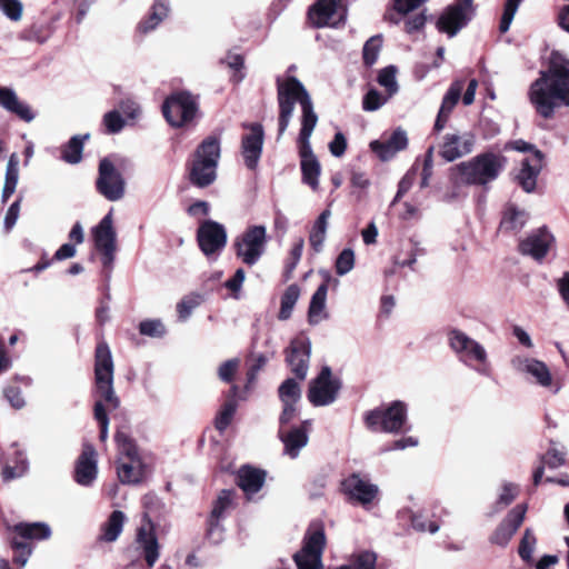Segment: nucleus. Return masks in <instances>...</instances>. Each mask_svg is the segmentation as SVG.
I'll return each mask as SVG.
<instances>
[{"label":"nucleus","mask_w":569,"mask_h":569,"mask_svg":"<svg viewBox=\"0 0 569 569\" xmlns=\"http://www.w3.org/2000/svg\"><path fill=\"white\" fill-rule=\"evenodd\" d=\"M277 100L279 104L278 138L287 130L298 102L301 108V129L298 137L301 158L302 180L312 190L319 187L320 163L312 152L311 134L318 123L312 99L305 86L295 77L277 80Z\"/></svg>","instance_id":"nucleus-1"},{"label":"nucleus","mask_w":569,"mask_h":569,"mask_svg":"<svg viewBox=\"0 0 569 569\" xmlns=\"http://www.w3.org/2000/svg\"><path fill=\"white\" fill-rule=\"evenodd\" d=\"M529 100L545 119L552 118L556 109L569 107V59L563 53H551L548 70L530 86Z\"/></svg>","instance_id":"nucleus-2"},{"label":"nucleus","mask_w":569,"mask_h":569,"mask_svg":"<svg viewBox=\"0 0 569 569\" xmlns=\"http://www.w3.org/2000/svg\"><path fill=\"white\" fill-rule=\"evenodd\" d=\"M113 371L114 365L110 348L107 342L101 341L98 343L94 355L96 392L100 398L94 403V418L100 425L99 437L101 441L108 438L109 427V418L103 402L111 409H117L120 403L113 389Z\"/></svg>","instance_id":"nucleus-3"},{"label":"nucleus","mask_w":569,"mask_h":569,"mask_svg":"<svg viewBox=\"0 0 569 569\" xmlns=\"http://www.w3.org/2000/svg\"><path fill=\"white\" fill-rule=\"evenodd\" d=\"M505 164L502 156L482 153L452 167L451 174L457 184L485 186L498 178Z\"/></svg>","instance_id":"nucleus-4"},{"label":"nucleus","mask_w":569,"mask_h":569,"mask_svg":"<svg viewBox=\"0 0 569 569\" xmlns=\"http://www.w3.org/2000/svg\"><path fill=\"white\" fill-rule=\"evenodd\" d=\"M220 141L216 137L206 138L197 148L190 167L192 184L204 188L217 178V167L220 159Z\"/></svg>","instance_id":"nucleus-5"},{"label":"nucleus","mask_w":569,"mask_h":569,"mask_svg":"<svg viewBox=\"0 0 569 569\" xmlns=\"http://www.w3.org/2000/svg\"><path fill=\"white\" fill-rule=\"evenodd\" d=\"M449 346L458 359L473 368L481 376H489L491 363L486 348L477 340L460 330L449 332Z\"/></svg>","instance_id":"nucleus-6"},{"label":"nucleus","mask_w":569,"mask_h":569,"mask_svg":"<svg viewBox=\"0 0 569 569\" xmlns=\"http://www.w3.org/2000/svg\"><path fill=\"white\" fill-rule=\"evenodd\" d=\"M326 542L323 526L320 522L311 523L305 535L301 550L295 555L298 569H322L321 558Z\"/></svg>","instance_id":"nucleus-7"},{"label":"nucleus","mask_w":569,"mask_h":569,"mask_svg":"<svg viewBox=\"0 0 569 569\" xmlns=\"http://www.w3.org/2000/svg\"><path fill=\"white\" fill-rule=\"evenodd\" d=\"M267 244L264 226L249 227L233 242L236 256L248 266L256 264L262 257Z\"/></svg>","instance_id":"nucleus-8"},{"label":"nucleus","mask_w":569,"mask_h":569,"mask_svg":"<svg viewBox=\"0 0 569 569\" xmlns=\"http://www.w3.org/2000/svg\"><path fill=\"white\" fill-rule=\"evenodd\" d=\"M366 425L373 431L400 432L407 421V407L401 401L392 402L386 409H375L366 415Z\"/></svg>","instance_id":"nucleus-9"},{"label":"nucleus","mask_w":569,"mask_h":569,"mask_svg":"<svg viewBox=\"0 0 569 569\" xmlns=\"http://www.w3.org/2000/svg\"><path fill=\"white\" fill-rule=\"evenodd\" d=\"M340 389V379L333 377L330 367L323 366L319 375L310 382L308 400L316 407L329 406L336 401Z\"/></svg>","instance_id":"nucleus-10"},{"label":"nucleus","mask_w":569,"mask_h":569,"mask_svg":"<svg viewBox=\"0 0 569 569\" xmlns=\"http://www.w3.org/2000/svg\"><path fill=\"white\" fill-rule=\"evenodd\" d=\"M197 110V102L188 92H176L162 104L163 116L172 127H182L192 121Z\"/></svg>","instance_id":"nucleus-11"},{"label":"nucleus","mask_w":569,"mask_h":569,"mask_svg":"<svg viewBox=\"0 0 569 569\" xmlns=\"http://www.w3.org/2000/svg\"><path fill=\"white\" fill-rule=\"evenodd\" d=\"M346 17L343 0H316L308 10V20L315 28H337Z\"/></svg>","instance_id":"nucleus-12"},{"label":"nucleus","mask_w":569,"mask_h":569,"mask_svg":"<svg viewBox=\"0 0 569 569\" xmlns=\"http://www.w3.org/2000/svg\"><path fill=\"white\" fill-rule=\"evenodd\" d=\"M96 188L109 201H118L124 196L126 181L121 172L108 158H103L99 162Z\"/></svg>","instance_id":"nucleus-13"},{"label":"nucleus","mask_w":569,"mask_h":569,"mask_svg":"<svg viewBox=\"0 0 569 569\" xmlns=\"http://www.w3.org/2000/svg\"><path fill=\"white\" fill-rule=\"evenodd\" d=\"M197 240L203 254L208 259H216L227 243V232L222 224L206 220L197 232Z\"/></svg>","instance_id":"nucleus-14"},{"label":"nucleus","mask_w":569,"mask_h":569,"mask_svg":"<svg viewBox=\"0 0 569 569\" xmlns=\"http://www.w3.org/2000/svg\"><path fill=\"white\" fill-rule=\"evenodd\" d=\"M473 0H456V2L448 7L440 16L437 22L439 31L453 37L462 29L471 19L473 13Z\"/></svg>","instance_id":"nucleus-15"},{"label":"nucleus","mask_w":569,"mask_h":569,"mask_svg":"<svg viewBox=\"0 0 569 569\" xmlns=\"http://www.w3.org/2000/svg\"><path fill=\"white\" fill-rule=\"evenodd\" d=\"M92 236L97 250L102 253V263L110 267L114 259L116 230L113 228L112 213H107L99 224L93 228Z\"/></svg>","instance_id":"nucleus-16"},{"label":"nucleus","mask_w":569,"mask_h":569,"mask_svg":"<svg viewBox=\"0 0 569 569\" xmlns=\"http://www.w3.org/2000/svg\"><path fill=\"white\" fill-rule=\"evenodd\" d=\"M311 342L307 337L299 336L291 340L286 350V362L292 373L305 380L309 369Z\"/></svg>","instance_id":"nucleus-17"},{"label":"nucleus","mask_w":569,"mask_h":569,"mask_svg":"<svg viewBox=\"0 0 569 569\" xmlns=\"http://www.w3.org/2000/svg\"><path fill=\"white\" fill-rule=\"evenodd\" d=\"M555 243L553 234L546 228H538L531 231L519 242V251L523 256H529L536 261H541Z\"/></svg>","instance_id":"nucleus-18"},{"label":"nucleus","mask_w":569,"mask_h":569,"mask_svg":"<svg viewBox=\"0 0 569 569\" xmlns=\"http://www.w3.org/2000/svg\"><path fill=\"white\" fill-rule=\"evenodd\" d=\"M475 146V137L469 132L446 133L439 143V154L448 162L469 154Z\"/></svg>","instance_id":"nucleus-19"},{"label":"nucleus","mask_w":569,"mask_h":569,"mask_svg":"<svg viewBox=\"0 0 569 569\" xmlns=\"http://www.w3.org/2000/svg\"><path fill=\"white\" fill-rule=\"evenodd\" d=\"M526 505H518L509 511L507 517L497 527L490 537V542L499 547H506L525 520Z\"/></svg>","instance_id":"nucleus-20"},{"label":"nucleus","mask_w":569,"mask_h":569,"mask_svg":"<svg viewBox=\"0 0 569 569\" xmlns=\"http://www.w3.org/2000/svg\"><path fill=\"white\" fill-rule=\"evenodd\" d=\"M342 488L350 500L363 507L370 505L379 492L378 486L356 473L343 480Z\"/></svg>","instance_id":"nucleus-21"},{"label":"nucleus","mask_w":569,"mask_h":569,"mask_svg":"<svg viewBox=\"0 0 569 569\" xmlns=\"http://www.w3.org/2000/svg\"><path fill=\"white\" fill-rule=\"evenodd\" d=\"M512 368L520 373L530 376L536 383L543 388L552 385V376L548 366L538 359L516 356L511 359Z\"/></svg>","instance_id":"nucleus-22"},{"label":"nucleus","mask_w":569,"mask_h":569,"mask_svg":"<svg viewBox=\"0 0 569 569\" xmlns=\"http://www.w3.org/2000/svg\"><path fill=\"white\" fill-rule=\"evenodd\" d=\"M97 452L92 445L84 443L74 468V480L78 485L89 487L97 479Z\"/></svg>","instance_id":"nucleus-23"},{"label":"nucleus","mask_w":569,"mask_h":569,"mask_svg":"<svg viewBox=\"0 0 569 569\" xmlns=\"http://www.w3.org/2000/svg\"><path fill=\"white\" fill-rule=\"evenodd\" d=\"M250 132L242 137L241 152L247 168H257L262 152L263 129L259 123L249 126Z\"/></svg>","instance_id":"nucleus-24"},{"label":"nucleus","mask_w":569,"mask_h":569,"mask_svg":"<svg viewBox=\"0 0 569 569\" xmlns=\"http://www.w3.org/2000/svg\"><path fill=\"white\" fill-rule=\"evenodd\" d=\"M233 495L234 492L232 490L224 489L219 493L213 503L208 521V535L214 542H218L221 539L220 520L223 519L226 512L232 508Z\"/></svg>","instance_id":"nucleus-25"},{"label":"nucleus","mask_w":569,"mask_h":569,"mask_svg":"<svg viewBox=\"0 0 569 569\" xmlns=\"http://www.w3.org/2000/svg\"><path fill=\"white\" fill-rule=\"evenodd\" d=\"M543 154L540 150L526 157L521 162L520 172L517 176L518 183L526 192L535 190L537 178L542 169Z\"/></svg>","instance_id":"nucleus-26"},{"label":"nucleus","mask_w":569,"mask_h":569,"mask_svg":"<svg viewBox=\"0 0 569 569\" xmlns=\"http://www.w3.org/2000/svg\"><path fill=\"white\" fill-rule=\"evenodd\" d=\"M408 146L407 132L402 129H397L386 141H372L370 143L371 150L382 160L388 161L395 157L399 151H402Z\"/></svg>","instance_id":"nucleus-27"},{"label":"nucleus","mask_w":569,"mask_h":569,"mask_svg":"<svg viewBox=\"0 0 569 569\" xmlns=\"http://www.w3.org/2000/svg\"><path fill=\"white\" fill-rule=\"evenodd\" d=\"M307 425L305 421L302 426L292 428L288 431L281 429L279 436L284 446V453L291 459L299 456L300 450L305 448L309 441Z\"/></svg>","instance_id":"nucleus-28"},{"label":"nucleus","mask_w":569,"mask_h":569,"mask_svg":"<svg viewBox=\"0 0 569 569\" xmlns=\"http://www.w3.org/2000/svg\"><path fill=\"white\" fill-rule=\"evenodd\" d=\"M137 543L143 553L149 568H152L159 559V542L151 525L141 526L137 532Z\"/></svg>","instance_id":"nucleus-29"},{"label":"nucleus","mask_w":569,"mask_h":569,"mask_svg":"<svg viewBox=\"0 0 569 569\" xmlns=\"http://www.w3.org/2000/svg\"><path fill=\"white\" fill-rule=\"evenodd\" d=\"M0 107L26 122H31L36 117L31 108L21 101L11 88L0 87Z\"/></svg>","instance_id":"nucleus-30"},{"label":"nucleus","mask_w":569,"mask_h":569,"mask_svg":"<svg viewBox=\"0 0 569 569\" xmlns=\"http://www.w3.org/2000/svg\"><path fill=\"white\" fill-rule=\"evenodd\" d=\"M264 480L266 472L250 466H242L237 473V483L248 497L257 493Z\"/></svg>","instance_id":"nucleus-31"},{"label":"nucleus","mask_w":569,"mask_h":569,"mask_svg":"<svg viewBox=\"0 0 569 569\" xmlns=\"http://www.w3.org/2000/svg\"><path fill=\"white\" fill-rule=\"evenodd\" d=\"M117 473L121 483L133 485L140 482L144 473L141 458H118Z\"/></svg>","instance_id":"nucleus-32"},{"label":"nucleus","mask_w":569,"mask_h":569,"mask_svg":"<svg viewBox=\"0 0 569 569\" xmlns=\"http://www.w3.org/2000/svg\"><path fill=\"white\" fill-rule=\"evenodd\" d=\"M327 293L328 286L322 283L312 295L308 310V321L310 325H318L328 318L326 312Z\"/></svg>","instance_id":"nucleus-33"},{"label":"nucleus","mask_w":569,"mask_h":569,"mask_svg":"<svg viewBox=\"0 0 569 569\" xmlns=\"http://www.w3.org/2000/svg\"><path fill=\"white\" fill-rule=\"evenodd\" d=\"M169 0H154L149 17L139 23V31L148 33L154 30L169 16Z\"/></svg>","instance_id":"nucleus-34"},{"label":"nucleus","mask_w":569,"mask_h":569,"mask_svg":"<svg viewBox=\"0 0 569 569\" xmlns=\"http://www.w3.org/2000/svg\"><path fill=\"white\" fill-rule=\"evenodd\" d=\"M21 539L46 540L51 536V528L46 522H20L13 527Z\"/></svg>","instance_id":"nucleus-35"},{"label":"nucleus","mask_w":569,"mask_h":569,"mask_svg":"<svg viewBox=\"0 0 569 569\" xmlns=\"http://www.w3.org/2000/svg\"><path fill=\"white\" fill-rule=\"evenodd\" d=\"M330 216V210H323L315 221L312 229L310 231L309 242L316 252H320L322 250L327 236L328 220Z\"/></svg>","instance_id":"nucleus-36"},{"label":"nucleus","mask_w":569,"mask_h":569,"mask_svg":"<svg viewBox=\"0 0 569 569\" xmlns=\"http://www.w3.org/2000/svg\"><path fill=\"white\" fill-rule=\"evenodd\" d=\"M126 516L120 510H114L102 526L101 539L107 542L116 541L122 532Z\"/></svg>","instance_id":"nucleus-37"},{"label":"nucleus","mask_w":569,"mask_h":569,"mask_svg":"<svg viewBox=\"0 0 569 569\" xmlns=\"http://www.w3.org/2000/svg\"><path fill=\"white\" fill-rule=\"evenodd\" d=\"M528 214L523 210H519L516 207H508L500 222V228L503 231H519L527 223Z\"/></svg>","instance_id":"nucleus-38"},{"label":"nucleus","mask_w":569,"mask_h":569,"mask_svg":"<svg viewBox=\"0 0 569 569\" xmlns=\"http://www.w3.org/2000/svg\"><path fill=\"white\" fill-rule=\"evenodd\" d=\"M18 178H19V170H18V157L16 153L11 154L7 170H6V179L2 189V201L6 202L8 199L14 193L17 184H18Z\"/></svg>","instance_id":"nucleus-39"},{"label":"nucleus","mask_w":569,"mask_h":569,"mask_svg":"<svg viewBox=\"0 0 569 569\" xmlns=\"http://www.w3.org/2000/svg\"><path fill=\"white\" fill-rule=\"evenodd\" d=\"M14 463L11 465L9 461L4 462L2 469V478L4 481H10L24 476L28 471V461L22 451H14Z\"/></svg>","instance_id":"nucleus-40"},{"label":"nucleus","mask_w":569,"mask_h":569,"mask_svg":"<svg viewBox=\"0 0 569 569\" xmlns=\"http://www.w3.org/2000/svg\"><path fill=\"white\" fill-rule=\"evenodd\" d=\"M300 297V288L298 284H290L283 292L280 301V310L278 313L279 320H288L293 311V308Z\"/></svg>","instance_id":"nucleus-41"},{"label":"nucleus","mask_w":569,"mask_h":569,"mask_svg":"<svg viewBox=\"0 0 569 569\" xmlns=\"http://www.w3.org/2000/svg\"><path fill=\"white\" fill-rule=\"evenodd\" d=\"M89 139V133L83 136H73L62 149V159L71 164H76L82 159L83 143Z\"/></svg>","instance_id":"nucleus-42"},{"label":"nucleus","mask_w":569,"mask_h":569,"mask_svg":"<svg viewBox=\"0 0 569 569\" xmlns=\"http://www.w3.org/2000/svg\"><path fill=\"white\" fill-rule=\"evenodd\" d=\"M237 390V387L231 388L232 399H229L224 402L219 415L216 418V428L219 431L226 430L233 418V415L237 410V401L233 399V397L236 396Z\"/></svg>","instance_id":"nucleus-43"},{"label":"nucleus","mask_w":569,"mask_h":569,"mask_svg":"<svg viewBox=\"0 0 569 569\" xmlns=\"http://www.w3.org/2000/svg\"><path fill=\"white\" fill-rule=\"evenodd\" d=\"M279 398L282 403H298L301 398L299 383L292 379H286L278 389Z\"/></svg>","instance_id":"nucleus-44"},{"label":"nucleus","mask_w":569,"mask_h":569,"mask_svg":"<svg viewBox=\"0 0 569 569\" xmlns=\"http://www.w3.org/2000/svg\"><path fill=\"white\" fill-rule=\"evenodd\" d=\"M116 442L119 450V458H140L136 443L124 431H118L116 433Z\"/></svg>","instance_id":"nucleus-45"},{"label":"nucleus","mask_w":569,"mask_h":569,"mask_svg":"<svg viewBox=\"0 0 569 569\" xmlns=\"http://www.w3.org/2000/svg\"><path fill=\"white\" fill-rule=\"evenodd\" d=\"M537 545V539L531 529L527 528L520 540L518 553L520 558L526 562H531L532 553Z\"/></svg>","instance_id":"nucleus-46"},{"label":"nucleus","mask_w":569,"mask_h":569,"mask_svg":"<svg viewBox=\"0 0 569 569\" xmlns=\"http://www.w3.org/2000/svg\"><path fill=\"white\" fill-rule=\"evenodd\" d=\"M11 547L16 552L13 562L23 568L32 553L30 543L19 540L18 538H13L11 541Z\"/></svg>","instance_id":"nucleus-47"},{"label":"nucleus","mask_w":569,"mask_h":569,"mask_svg":"<svg viewBox=\"0 0 569 569\" xmlns=\"http://www.w3.org/2000/svg\"><path fill=\"white\" fill-rule=\"evenodd\" d=\"M382 46V39L380 36L371 37L363 46V61L367 66L376 63L380 49Z\"/></svg>","instance_id":"nucleus-48"},{"label":"nucleus","mask_w":569,"mask_h":569,"mask_svg":"<svg viewBox=\"0 0 569 569\" xmlns=\"http://www.w3.org/2000/svg\"><path fill=\"white\" fill-rule=\"evenodd\" d=\"M378 82L388 90L389 97H392L398 91L396 68L393 66H389L382 69L378 76Z\"/></svg>","instance_id":"nucleus-49"},{"label":"nucleus","mask_w":569,"mask_h":569,"mask_svg":"<svg viewBox=\"0 0 569 569\" xmlns=\"http://www.w3.org/2000/svg\"><path fill=\"white\" fill-rule=\"evenodd\" d=\"M355 267V252L352 249H343L336 260V272L338 276H345Z\"/></svg>","instance_id":"nucleus-50"},{"label":"nucleus","mask_w":569,"mask_h":569,"mask_svg":"<svg viewBox=\"0 0 569 569\" xmlns=\"http://www.w3.org/2000/svg\"><path fill=\"white\" fill-rule=\"evenodd\" d=\"M521 2L522 0H506L503 13L499 24L500 32L505 33L509 30Z\"/></svg>","instance_id":"nucleus-51"},{"label":"nucleus","mask_w":569,"mask_h":569,"mask_svg":"<svg viewBox=\"0 0 569 569\" xmlns=\"http://www.w3.org/2000/svg\"><path fill=\"white\" fill-rule=\"evenodd\" d=\"M139 331L143 336L160 338L164 336L166 328L161 320L159 319H148L143 320L139 325Z\"/></svg>","instance_id":"nucleus-52"},{"label":"nucleus","mask_w":569,"mask_h":569,"mask_svg":"<svg viewBox=\"0 0 569 569\" xmlns=\"http://www.w3.org/2000/svg\"><path fill=\"white\" fill-rule=\"evenodd\" d=\"M0 11L11 21H19L23 6L20 0H0Z\"/></svg>","instance_id":"nucleus-53"},{"label":"nucleus","mask_w":569,"mask_h":569,"mask_svg":"<svg viewBox=\"0 0 569 569\" xmlns=\"http://www.w3.org/2000/svg\"><path fill=\"white\" fill-rule=\"evenodd\" d=\"M388 96L381 94L379 91L371 89L367 92V94L363 98V109L366 111H376L380 107H382L389 99Z\"/></svg>","instance_id":"nucleus-54"},{"label":"nucleus","mask_w":569,"mask_h":569,"mask_svg":"<svg viewBox=\"0 0 569 569\" xmlns=\"http://www.w3.org/2000/svg\"><path fill=\"white\" fill-rule=\"evenodd\" d=\"M102 121L108 133H118L124 127V120L117 110L107 112Z\"/></svg>","instance_id":"nucleus-55"},{"label":"nucleus","mask_w":569,"mask_h":569,"mask_svg":"<svg viewBox=\"0 0 569 569\" xmlns=\"http://www.w3.org/2000/svg\"><path fill=\"white\" fill-rule=\"evenodd\" d=\"M457 103L452 102V101H449L447 99H442V102H441V106H440V109H439V112H438V116H437V119H436V122H435V130L436 131H441L445 127H446V123L449 119V116L451 113V111L453 110L455 106Z\"/></svg>","instance_id":"nucleus-56"},{"label":"nucleus","mask_w":569,"mask_h":569,"mask_svg":"<svg viewBox=\"0 0 569 569\" xmlns=\"http://www.w3.org/2000/svg\"><path fill=\"white\" fill-rule=\"evenodd\" d=\"M417 176V170L415 168L410 169L403 178L400 180L398 186V191L391 202V204L397 203L412 187Z\"/></svg>","instance_id":"nucleus-57"},{"label":"nucleus","mask_w":569,"mask_h":569,"mask_svg":"<svg viewBox=\"0 0 569 569\" xmlns=\"http://www.w3.org/2000/svg\"><path fill=\"white\" fill-rule=\"evenodd\" d=\"M246 279V272L242 268L236 270L232 278L224 282V287L232 292L233 298L240 297V290Z\"/></svg>","instance_id":"nucleus-58"},{"label":"nucleus","mask_w":569,"mask_h":569,"mask_svg":"<svg viewBox=\"0 0 569 569\" xmlns=\"http://www.w3.org/2000/svg\"><path fill=\"white\" fill-rule=\"evenodd\" d=\"M377 557L373 552L363 551L357 555L352 561L353 569H375Z\"/></svg>","instance_id":"nucleus-59"},{"label":"nucleus","mask_w":569,"mask_h":569,"mask_svg":"<svg viewBox=\"0 0 569 569\" xmlns=\"http://www.w3.org/2000/svg\"><path fill=\"white\" fill-rule=\"evenodd\" d=\"M4 398L14 409H22L26 406V400L22 396L21 389L18 387H7L3 389Z\"/></svg>","instance_id":"nucleus-60"},{"label":"nucleus","mask_w":569,"mask_h":569,"mask_svg":"<svg viewBox=\"0 0 569 569\" xmlns=\"http://www.w3.org/2000/svg\"><path fill=\"white\" fill-rule=\"evenodd\" d=\"M224 62L230 69H233L236 73L232 79L234 82H240L243 79V74L240 72L243 68V58L238 53H228L224 58Z\"/></svg>","instance_id":"nucleus-61"},{"label":"nucleus","mask_w":569,"mask_h":569,"mask_svg":"<svg viewBox=\"0 0 569 569\" xmlns=\"http://www.w3.org/2000/svg\"><path fill=\"white\" fill-rule=\"evenodd\" d=\"M20 204L21 198L17 199L11 206L8 208L7 213L4 216L3 226L7 232L11 231V229L17 223L20 216Z\"/></svg>","instance_id":"nucleus-62"},{"label":"nucleus","mask_w":569,"mask_h":569,"mask_svg":"<svg viewBox=\"0 0 569 569\" xmlns=\"http://www.w3.org/2000/svg\"><path fill=\"white\" fill-rule=\"evenodd\" d=\"M566 453L557 448H550L543 457V463L551 469L559 468L565 463Z\"/></svg>","instance_id":"nucleus-63"},{"label":"nucleus","mask_w":569,"mask_h":569,"mask_svg":"<svg viewBox=\"0 0 569 569\" xmlns=\"http://www.w3.org/2000/svg\"><path fill=\"white\" fill-rule=\"evenodd\" d=\"M518 487L513 483H505L502 487V491L499 495L498 505H501L502 507H506L510 505L516 497L518 496Z\"/></svg>","instance_id":"nucleus-64"}]
</instances>
